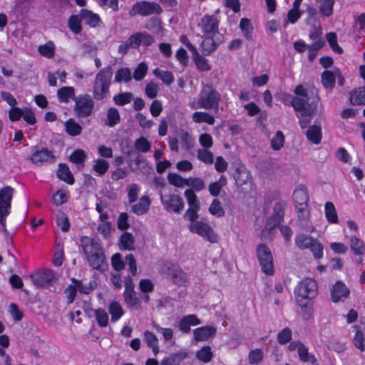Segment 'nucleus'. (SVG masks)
<instances>
[{
    "mask_svg": "<svg viewBox=\"0 0 365 365\" xmlns=\"http://www.w3.org/2000/svg\"><path fill=\"white\" fill-rule=\"evenodd\" d=\"M295 96L291 101V105L296 112L300 113L302 117H310L318 110L319 96L315 89L309 91L299 84L294 88Z\"/></svg>",
    "mask_w": 365,
    "mask_h": 365,
    "instance_id": "nucleus-1",
    "label": "nucleus"
},
{
    "mask_svg": "<svg viewBox=\"0 0 365 365\" xmlns=\"http://www.w3.org/2000/svg\"><path fill=\"white\" fill-rule=\"evenodd\" d=\"M82 247L90 266L99 271H104L108 267L106 256L101 245L88 237L81 239Z\"/></svg>",
    "mask_w": 365,
    "mask_h": 365,
    "instance_id": "nucleus-2",
    "label": "nucleus"
},
{
    "mask_svg": "<svg viewBox=\"0 0 365 365\" xmlns=\"http://www.w3.org/2000/svg\"><path fill=\"white\" fill-rule=\"evenodd\" d=\"M113 76V68L108 66L101 69L96 75L93 88V97L97 101H101L109 93Z\"/></svg>",
    "mask_w": 365,
    "mask_h": 365,
    "instance_id": "nucleus-3",
    "label": "nucleus"
},
{
    "mask_svg": "<svg viewBox=\"0 0 365 365\" xmlns=\"http://www.w3.org/2000/svg\"><path fill=\"white\" fill-rule=\"evenodd\" d=\"M317 294V284L312 278L302 280L295 289L296 300L301 307H306L310 299Z\"/></svg>",
    "mask_w": 365,
    "mask_h": 365,
    "instance_id": "nucleus-4",
    "label": "nucleus"
},
{
    "mask_svg": "<svg viewBox=\"0 0 365 365\" xmlns=\"http://www.w3.org/2000/svg\"><path fill=\"white\" fill-rule=\"evenodd\" d=\"M221 99L220 94L210 84L203 86L199 94L198 108L206 110H218L219 103Z\"/></svg>",
    "mask_w": 365,
    "mask_h": 365,
    "instance_id": "nucleus-5",
    "label": "nucleus"
},
{
    "mask_svg": "<svg viewBox=\"0 0 365 365\" xmlns=\"http://www.w3.org/2000/svg\"><path fill=\"white\" fill-rule=\"evenodd\" d=\"M13 194L14 189L10 186H6L0 190V225L2 231L6 234H8L6 218L10 213Z\"/></svg>",
    "mask_w": 365,
    "mask_h": 365,
    "instance_id": "nucleus-6",
    "label": "nucleus"
},
{
    "mask_svg": "<svg viewBox=\"0 0 365 365\" xmlns=\"http://www.w3.org/2000/svg\"><path fill=\"white\" fill-rule=\"evenodd\" d=\"M293 200L299 219L301 220H307L309 217L307 190L304 187L297 188L293 193Z\"/></svg>",
    "mask_w": 365,
    "mask_h": 365,
    "instance_id": "nucleus-7",
    "label": "nucleus"
},
{
    "mask_svg": "<svg viewBox=\"0 0 365 365\" xmlns=\"http://www.w3.org/2000/svg\"><path fill=\"white\" fill-rule=\"evenodd\" d=\"M74 102V111L78 118H86L93 113L95 103L90 95L78 96Z\"/></svg>",
    "mask_w": 365,
    "mask_h": 365,
    "instance_id": "nucleus-8",
    "label": "nucleus"
},
{
    "mask_svg": "<svg viewBox=\"0 0 365 365\" xmlns=\"http://www.w3.org/2000/svg\"><path fill=\"white\" fill-rule=\"evenodd\" d=\"M163 12L161 6L155 2L142 1L135 3L129 11L130 16L138 14L143 16H148L153 14H160Z\"/></svg>",
    "mask_w": 365,
    "mask_h": 365,
    "instance_id": "nucleus-9",
    "label": "nucleus"
},
{
    "mask_svg": "<svg viewBox=\"0 0 365 365\" xmlns=\"http://www.w3.org/2000/svg\"><path fill=\"white\" fill-rule=\"evenodd\" d=\"M257 257L262 272L268 275L273 274L274 262L269 248L264 244L259 245L257 248Z\"/></svg>",
    "mask_w": 365,
    "mask_h": 365,
    "instance_id": "nucleus-10",
    "label": "nucleus"
},
{
    "mask_svg": "<svg viewBox=\"0 0 365 365\" xmlns=\"http://www.w3.org/2000/svg\"><path fill=\"white\" fill-rule=\"evenodd\" d=\"M191 222L189 225L190 232L199 235L210 242L215 243L217 242L218 236L209 225L196 220Z\"/></svg>",
    "mask_w": 365,
    "mask_h": 365,
    "instance_id": "nucleus-11",
    "label": "nucleus"
},
{
    "mask_svg": "<svg viewBox=\"0 0 365 365\" xmlns=\"http://www.w3.org/2000/svg\"><path fill=\"white\" fill-rule=\"evenodd\" d=\"M185 197L187 200L189 208L186 210L184 217L190 221L197 220L199 217L197 212L200 210V201L192 190H186L184 192Z\"/></svg>",
    "mask_w": 365,
    "mask_h": 365,
    "instance_id": "nucleus-12",
    "label": "nucleus"
},
{
    "mask_svg": "<svg viewBox=\"0 0 365 365\" xmlns=\"http://www.w3.org/2000/svg\"><path fill=\"white\" fill-rule=\"evenodd\" d=\"M286 203L284 202H279L275 203L273 208L272 215L267 220V225L262 230V235H264L267 232H270L272 229L278 226L283 220Z\"/></svg>",
    "mask_w": 365,
    "mask_h": 365,
    "instance_id": "nucleus-13",
    "label": "nucleus"
},
{
    "mask_svg": "<svg viewBox=\"0 0 365 365\" xmlns=\"http://www.w3.org/2000/svg\"><path fill=\"white\" fill-rule=\"evenodd\" d=\"M161 202L168 212L180 213L184 208L182 198L178 195H170L168 197L160 194Z\"/></svg>",
    "mask_w": 365,
    "mask_h": 365,
    "instance_id": "nucleus-14",
    "label": "nucleus"
},
{
    "mask_svg": "<svg viewBox=\"0 0 365 365\" xmlns=\"http://www.w3.org/2000/svg\"><path fill=\"white\" fill-rule=\"evenodd\" d=\"M200 26L205 37H213L218 33L219 21L214 15H205L200 21Z\"/></svg>",
    "mask_w": 365,
    "mask_h": 365,
    "instance_id": "nucleus-15",
    "label": "nucleus"
},
{
    "mask_svg": "<svg viewBox=\"0 0 365 365\" xmlns=\"http://www.w3.org/2000/svg\"><path fill=\"white\" fill-rule=\"evenodd\" d=\"M30 278L36 287H44L51 284L55 278V274L51 269H46L41 273L31 274Z\"/></svg>",
    "mask_w": 365,
    "mask_h": 365,
    "instance_id": "nucleus-16",
    "label": "nucleus"
},
{
    "mask_svg": "<svg viewBox=\"0 0 365 365\" xmlns=\"http://www.w3.org/2000/svg\"><path fill=\"white\" fill-rule=\"evenodd\" d=\"M349 289L341 281H337L331 289V299L336 303L344 301L349 296Z\"/></svg>",
    "mask_w": 365,
    "mask_h": 365,
    "instance_id": "nucleus-17",
    "label": "nucleus"
},
{
    "mask_svg": "<svg viewBox=\"0 0 365 365\" xmlns=\"http://www.w3.org/2000/svg\"><path fill=\"white\" fill-rule=\"evenodd\" d=\"M31 160L36 165L51 163L55 161V156L52 151L46 148L36 150L31 156Z\"/></svg>",
    "mask_w": 365,
    "mask_h": 365,
    "instance_id": "nucleus-18",
    "label": "nucleus"
},
{
    "mask_svg": "<svg viewBox=\"0 0 365 365\" xmlns=\"http://www.w3.org/2000/svg\"><path fill=\"white\" fill-rule=\"evenodd\" d=\"M129 42L138 48L140 45L150 46L155 43V38L147 32H137L130 36Z\"/></svg>",
    "mask_w": 365,
    "mask_h": 365,
    "instance_id": "nucleus-19",
    "label": "nucleus"
},
{
    "mask_svg": "<svg viewBox=\"0 0 365 365\" xmlns=\"http://www.w3.org/2000/svg\"><path fill=\"white\" fill-rule=\"evenodd\" d=\"M217 332V329L212 326H204L196 328L193 330V339L195 341H204L213 337Z\"/></svg>",
    "mask_w": 365,
    "mask_h": 365,
    "instance_id": "nucleus-20",
    "label": "nucleus"
},
{
    "mask_svg": "<svg viewBox=\"0 0 365 365\" xmlns=\"http://www.w3.org/2000/svg\"><path fill=\"white\" fill-rule=\"evenodd\" d=\"M201 324V321L195 314L184 316L179 322L178 327L183 333L190 331V326H196Z\"/></svg>",
    "mask_w": 365,
    "mask_h": 365,
    "instance_id": "nucleus-21",
    "label": "nucleus"
},
{
    "mask_svg": "<svg viewBox=\"0 0 365 365\" xmlns=\"http://www.w3.org/2000/svg\"><path fill=\"white\" fill-rule=\"evenodd\" d=\"M79 16L85 24L89 25L91 27H96L101 22L98 14H94L88 9H81Z\"/></svg>",
    "mask_w": 365,
    "mask_h": 365,
    "instance_id": "nucleus-22",
    "label": "nucleus"
},
{
    "mask_svg": "<svg viewBox=\"0 0 365 365\" xmlns=\"http://www.w3.org/2000/svg\"><path fill=\"white\" fill-rule=\"evenodd\" d=\"M173 282L179 286L187 282V276L178 266H173L168 273Z\"/></svg>",
    "mask_w": 365,
    "mask_h": 365,
    "instance_id": "nucleus-23",
    "label": "nucleus"
},
{
    "mask_svg": "<svg viewBox=\"0 0 365 365\" xmlns=\"http://www.w3.org/2000/svg\"><path fill=\"white\" fill-rule=\"evenodd\" d=\"M150 200L148 196H142L138 203L132 206L131 211L137 215L145 214L150 208Z\"/></svg>",
    "mask_w": 365,
    "mask_h": 365,
    "instance_id": "nucleus-24",
    "label": "nucleus"
},
{
    "mask_svg": "<svg viewBox=\"0 0 365 365\" xmlns=\"http://www.w3.org/2000/svg\"><path fill=\"white\" fill-rule=\"evenodd\" d=\"M349 101L353 106L365 105V88L361 87L353 90L350 93Z\"/></svg>",
    "mask_w": 365,
    "mask_h": 365,
    "instance_id": "nucleus-25",
    "label": "nucleus"
},
{
    "mask_svg": "<svg viewBox=\"0 0 365 365\" xmlns=\"http://www.w3.org/2000/svg\"><path fill=\"white\" fill-rule=\"evenodd\" d=\"M235 180L237 186H242L250 181V173L245 167H240L236 170Z\"/></svg>",
    "mask_w": 365,
    "mask_h": 365,
    "instance_id": "nucleus-26",
    "label": "nucleus"
},
{
    "mask_svg": "<svg viewBox=\"0 0 365 365\" xmlns=\"http://www.w3.org/2000/svg\"><path fill=\"white\" fill-rule=\"evenodd\" d=\"M57 176L59 179L69 185H73L74 183V178L66 164H59Z\"/></svg>",
    "mask_w": 365,
    "mask_h": 365,
    "instance_id": "nucleus-27",
    "label": "nucleus"
},
{
    "mask_svg": "<svg viewBox=\"0 0 365 365\" xmlns=\"http://www.w3.org/2000/svg\"><path fill=\"white\" fill-rule=\"evenodd\" d=\"M108 312L111 316V322H116L124 314V310L118 302L113 301L108 306Z\"/></svg>",
    "mask_w": 365,
    "mask_h": 365,
    "instance_id": "nucleus-28",
    "label": "nucleus"
},
{
    "mask_svg": "<svg viewBox=\"0 0 365 365\" xmlns=\"http://www.w3.org/2000/svg\"><path fill=\"white\" fill-rule=\"evenodd\" d=\"M319 3V10L323 16L329 17L333 14L335 0H316Z\"/></svg>",
    "mask_w": 365,
    "mask_h": 365,
    "instance_id": "nucleus-29",
    "label": "nucleus"
},
{
    "mask_svg": "<svg viewBox=\"0 0 365 365\" xmlns=\"http://www.w3.org/2000/svg\"><path fill=\"white\" fill-rule=\"evenodd\" d=\"M57 96L58 101L61 103H68L70 98L74 101V98H76L74 88L68 86H64L58 89Z\"/></svg>",
    "mask_w": 365,
    "mask_h": 365,
    "instance_id": "nucleus-30",
    "label": "nucleus"
},
{
    "mask_svg": "<svg viewBox=\"0 0 365 365\" xmlns=\"http://www.w3.org/2000/svg\"><path fill=\"white\" fill-rule=\"evenodd\" d=\"M123 297L125 304L130 308H138L140 305V301L136 296L135 290H127L123 292Z\"/></svg>",
    "mask_w": 365,
    "mask_h": 365,
    "instance_id": "nucleus-31",
    "label": "nucleus"
},
{
    "mask_svg": "<svg viewBox=\"0 0 365 365\" xmlns=\"http://www.w3.org/2000/svg\"><path fill=\"white\" fill-rule=\"evenodd\" d=\"M132 78L131 70L128 67H122L118 69L115 73V82L118 83H128Z\"/></svg>",
    "mask_w": 365,
    "mask_h": 365,
    "instance_id": "nucleus-32",
    "label": "nucleus"
},
{
    "mask_svg": "<svg viewBox=\"0 0 365 365\" xmlns=\"http://www.w3.org/2000/svg\"><path fill=\"white\" fill-rule=\"evenodd\" d=\"M178 140L183 149L189 150L194 146V139L187 131L182 130L178 133Z\"/></svg>",
    "mask_w": 365,
    "mask_h": 365,
    "instance_id": "nucleus-33",
    "label": "nucleus"
},
{
    "mask_svg": "<svg viewBox=\"0 0 365 365\" xmlns=\"http://www.w3.org/2000/svg\"><path fill=\"white\" fill-rule=\"evenodd\" d=\"M195 356L199 361L206 364L212 361L214 354L210 346H204L196 352Z\"/></svg>",
    "mask_w": 365,
    "mask_h": 365,
    "instance_id": "nucleus-34",
    "label": "nucleus"
},
{
    "mask_svg": "<svg viewBox=\"0 0 365 365\" xmlns=\"http://www.w3.org/2000/svg\"><path fill=\"white\" fill-rule=\"evenodd\" d=\"M307 138L314 144L320 143L322 139V129L319 125L310 126L306 132Z\"/></svg>",
    "mask_w": 365,
    "mask_h": 365,
    "instance_id": "nucleus-35",
    "label": "nucleus"
},
{
    "mask_svg": "<svg viewBox=\"0 0 365 365\" xmlns=\"http://www.w3.org/2000/svg\"><path fill=\"white\" fill-rule=\"evenodd\" d=\"M143 336L147 346L152 349L154 354L156 355L159 352L158 339L157 336L149 331H145Z\"/></svg>",
    "mask_w": 365,
    "mask_h": 365,
    "instance_id": "nucleus-36",
    "label": "nucleus"
},
{
    "mask_svg": "<svg viewBox=\"0 0 365 365\" xmlns=\"http://www.w3.org/2000/svg\"><path fill=\"white\" fill-rule=\"evenodd\" d=\"M350 248L356 255H363L365 254V244L359 238L353 236L350 240Z\"/></svg>",
    "mask_w": 365,
    "mask_h": 365,
    "instance_id": "nucleus-37",
    "label": "nucleus"
},
{
    "mask_svg": "<svg viewBox=\"0 0 365 365\" xmlns=\"http://www.w3.org/2000/svg\"><path fill=\"white\" fill-rule=\"evenodd\" d=\"M192 119L194 122L197 123H207L211 125L215 123V118L206 112H195L192 115Z\"/></svg>",
    "mask_w": 365,
    "mask_h": 365,
    "instance_id": "nucleus-38",
    "label": "nucleus"
},
{
    "mask_svg": "<svg viewBox=\"0 0 365 365\" xmlns=\"http://www.w3.org/2000/svg\"><path fill=\"white\" fill-rule=\"evenodd\" d=\"M66 133L71 136H76L81 133L82 127L73 118H70L64 123Z\"/></svg>",
    "mask_w": 365,
    "mask_h": 365,
    "instance_id": "nucleus-39",
    "label": "nucleus"
},
{
    "mask_svg": "<svg viewBox=\"0 0 365 365\" xmlns=\"http://www.w3.org/2000/svg\"><path fill=\"white\" fill-rule=\"evenodd\" d=\"M107 118L106 120V125L109 127H113L117 125L120 120V117L119 112L115 108H110L107 111Z\"/></svg>",
    "mask_w": 365,
    "mask_h": 365,
    "instance_id": "nucleus-40",
    "label": "nucleus"
},
{
    "mask_svg": "<svg viewBox=\"0 0 365 365\" xmlns=\"http://www.w3.org/2000/svg\"><path fill=\"white\" fill-rule=\"evenodd\" d=\"M314 240L311 236L299 234L296 236L295 243L300 250H305L309 248Z\"/></svg>",
    "mask_w": 365,
    "mask_h": 365,
    "instance_id": "nucleus-41",
    "label": "nucleus"
},
{
    "mask_svg": "<svg viewBox=\"0 0 365 365\" xmlns=\"http://www.w3.org/2000/svg\"><path fill=\"white\" fill-rule=\"evenodd\" d=\"M153 73L166 85H170L174 81V76L170 71L156 68L153 71Z\"/></svg>",
    "mask_w": 365,
    "mask_h": 365,
    "instance_id": "nucleus-42",
    "label": "nucleus"
},
{
    "mask_svg": "<svg viewBox=\"0 0 365 365\" xmlns=\"http://www.w3.org/2000/svg\"><path fill=\"white\" fill-rule=\"evenodd\" d=\"M227 184V178L224 175H221L220 179L209 185V192L212 196H217L221 189Z\"/></svg>",
    "mask_w": 365,
    "mask_h": 365,
    "instance_id": "nucleus-43",
    "label": "nucleus"
},
{
    "mask_svg": "<svg viewBox=\"0 0 365 365\" xmlns=\"http://www.w3.org/2000/svg\"><path fill=\"white\" fill-rule=\"evenodd\" d=\"M109 168V163L104 159L98 158L93 160V170L99 175H103Z\"/></svg>",
    "mask_w": 365,
    "mask_h": 365,
    "instance_id": "nucleus-44",
    "label": "nucleus"
},
{
    "mask_svg": "<svg viewBox=\"0 0 365 365\" xmlns=\"http://www.w3.org/2000/svg\"><path fill=\"white\" fill-rule=\"evenodd\" d=\"M298 354L299 359L304 362L310 361L313 365L317 363V359L312 354H310L308 351V348L305 346L303 344L299 345L298 349Z\"/></svg>",
    "mask_w": 365,
    "mask_h": 365,
    "instance_id": "nucleus-45",
    "label": "nucleus"
},
{
    "mask_svg": "<svg viewBox=\"0 0 365 365\" xmlns=\"http://www.w3.org/2000/svg\"><path fill=\"white\" fill-rule=\"evenodd\" d=\"M336 81L335 75L330 71H325L322 73V83L324 88L332 89Z\"/></svg>",
    "mask_w": 365,
    "mask_h": 365,
    "instance_id": "nucleus-46",
    "label": "nucleus"
},
{
    "mask_svg": "<svg viewBox=\"0 0 365 365\" xmlns=\"http://www.w3.org/2000/svg\"><path fill=\"white\" fill-rule=\"evenodd\" d=\"M324 208L327 220L331 223L338 222V216L334 205L331 202H327Z\"/></svg>",
    "mask_w": 365,
    "mask_h": 365,
    "instance_id": "nucleus-47",
    "label": "nucleus"
},
{
    "mask_svg": "<svg viewBox=\"0 0 365 365\" xmlns=\"http://www.w3.org/2000/svg\"><path fill=\"white\" fill-rule=\"evenodd\" d=\"M133 98L132 93L125 92L115 95L113 97V101L116 105L123 106L130 103Z\"/></svg>",
    "mask_w": 365,
    "mask_h": 365,
    "instance_id": "nucleus-48",
    "label": "nucleus"
},
{
    "mask_svg": "<svg viewBox=\"0 0 365 365\" xmlns=\"http://www.w3.org/2000/svg\"><path fill=\"white\" fill-rule=\"evenodd\" d=\"M97 323L101 327H106L108 324V315L105 309L98 308L94 311Z\"/></svg>",
    "mask_w": 365,
    "mask_h": 365,
    "instance_id": "nucleus-49",
    "label": "nucleus"
},
{
    "mask_svg": "<svg viewBox=\"0 0 365 365\" xmlns=\"http://www.w3.org/2000/svg\"><path fill=\"white\" fill-rule=\"evenodd\" d=\"M38 51L41 56L51 58L54 56L55 46L53 42L48 41L44 45L39 46Z\"/></svg>",
    "mask_w": 365,
    "mask_h": 365,
    "instance_id": "nucleus-50",
    "label": "nucleus"
},
{
    "mask_svg": "<svg viewBox=\"0 0 365 365\" xmlns=\"http://www.w3.org/2000/svg\"><path fill=\"white\" fill-rule=\"evenodd\" d=\"M240 28L245 38L250 40L252 38V33L253 31V27L250 20L247 18L242 19L240 22Z\"/></svg>",
    "mask_w": 365,
    "mask_h": 365,
    "instance_id": "nucleus-51",
    "label": "nucleus"
},
{
    "mask_svg": "<svg viewBox=\"0 0 365 365\" xmlns=\"http://www.w3.org/2000/svg\"><path fill=\"white\" fill-rule=\"evenodd\" d=\"M264 357L263 351L261 349H256L250 351L248 355L249 363L252 365L259 364Z\"/></svg>",
    "mask_w": 365,
    "mask_h": 365,
    "instance_id": "nucleus-52",
    "label": "nucleus"
},
{
    "mask_svg": "<svg viewBox=\"0 0 365 365\" xmlns=\"http://www.w3.org/2000/svg\"><path fill=\"white\" fill-rule=\"evenodd\" d=\"M145 27L157 34H163V29L161 25V21L157 18H150L148 21Z\"/></svg>",
    "mask_w": 365,
    "mask_h": 365,
    "instance_id": "nucleus-53",
    "label": "nucleus"
},
{
    "mask_svg": "<svg viewBox=\"0 0 365 365\" xmlns=\"http://www.w3.org/2000/svg\"><path fill=\"white\" fill-rule=\"evenodd\" d=\"M192 187L194 192H200L205 189V183L203 180L199 178H189L187 180V185Z\"/></svg>",
    "mask_w": 365,
    "mask_h": 365,
    "instance_id": "nucleus-54",
    "label": "nucleus"
},
{
    "mask_svg": "<svg viewBox=\"0 0 365 365\" xmlns=\"http://www.w3.org/2000/svg\"><path fill=\"white\" fill-rule=\"evenodd\" d=\"M148 67L144 62L140 63L133 71L132 77L136 81L143 80L148 73Z\"/></svg>",
    "mask_w": 365,
    "mask_h": 365,
    "instance_id": "nucleus-55",
    "label": "nucleus"
},
{
    "mask_svg": "<svg viewBox=\"0 0 365 365\" xmlns=\"http://www.w3.org/2000/svg\"><path fill=\"white\" fill-rule=\"evenodd\" d=\"M120 244L124 250H134V237L129 232H124L120 237Z\"/></svg>",
    "mask_w": 365,
    "mask_h": 365,
    "instance_id": "nucleus-56",
    "label": "nucleus"
},
{
    "mask_svg": "<svg viewBox=\"0 0 365 365\" xmlns=\"http://www.w3.org/2000/svg\"><path fill=\"white\" fill-rule=\"evenodd\" d=\"M213 37H205V39L202 41L201 46L202 52L205 55H209L213 52L217 48V43L212 39Z\"/></svg>",
    "mask_w": 365,
    "mask_h": 365,
    "instance_id": "nucleus-57",
    "label": "nucleus"
},
{
    "mask_svg": "<svg viewBox=\"0 0 365 365\" xmlns=\"http://www.w3.org/2000/svg\"><path fill=\"white\" fill-rule=\"evenodd\" d=\"M197 158L200 161H202L206 164H212L214 162V155L207 149H205V148L199 149L197 151Z\"/></svg>",
    "mask_w": 365,
    "mask_h": 365,
    "instance_id": "nucleus-58",
    "label": "nucleus"
},
{
    "mask_svg": "<svg viewBox=\"0 0 365 365\" xmlns=\"http://www.w3.org/2000/svg\"><path fill=\"white\" fill-rule=\"evenodd\" d=\"M327 40L331 49L336 53H343V49L338 45L337 36L334 32H329L327 34Z\"/></svg>",
    "mask_w": 365,
    "mask_h": 365,
    "instance_id": "nucleus-59",
    "label": "nucleus"
},
{
    "mask_svg": "<svg viewBox=\"0 0 365 365\" xmlns=\"http://www.w3.org/2000/svg\"><path fill=\"white\" fill-rule=\"evenodd\" d=\"M284 143V135L280 130L277 131L275 135L271 140L272 148L274 150H280Z\"/></svg>",
    "mask_w": 365,
    "mask_h": 365,
    "instance_id": "nucleus-60",
    "label": "nucleus"
},
{
    "mask_svg": "<svg viewBox=\"0 0 365 365\" xmlns=\"http://www.w3.org/2000/svg\"><path fill=\"white\" fill-rule=\"evenodd\" d=\"M192 55L195 65L199 70L205 71H209L210 69L207 61L204 57L200 56L197 51V53H192Z\"/></svg>",
    "mask_w": 365,
    "mask_h": 365,
    "instance_id": "nucleus-61",
    "label": "nucleus"
},
{
    "mask_svg": "<svg viewBox=\"0 0 365 365\" xmlns=\"http://www.w3.org/2000/svg\"><path fill=\"white\" fill-rule=\"evenodd\" d=\"M81 19L79 15H72L68 19V26L70 29L75 34L81 32Z\"/></svg>",
    "mask_w": 365,
    "mask_h": 365,
    "instance_id": "nucleus-62",
    "label": "nucleus"
},
{
    "mask_svg": "<svg viewBox=\"0 0 365 365\" xmlns=\"http://www.w3.org/2000/svg\"><path fill=\"white\" fill-rule=\"evenodd\" d=\"M135 148L140 152L147 153L150 150L151 145L145 138L140 137L135 140Z\"/></svg>",
    "mask_w": 365,
    "mask_h": 365,
    "instance_id": "nucleus-63",
    "label": "nucleus"
},
{
    "mask_svg": "<svg viewBox=\"0 0 365 365\" xmlns=\"http://www.w3.org/2000/svg\"><path fill=\"white\" fill-rule=\"evenodd\" d=\"M209 211L212 215L217 217H222L225 215V210L221 205V202L217 199H215L212 202L209 207Z\"/></svg>",
    "mask_w": 365,
    "mask_h": 365,
    "instance_id": "nucleus-64",
    "label": "nucleus"
}]
</instances>
